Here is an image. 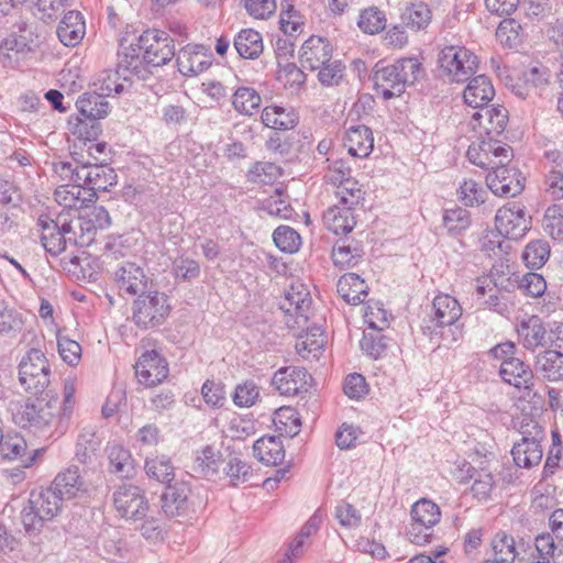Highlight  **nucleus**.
Wrapping results in <instances>:
<instances>
[{"label": "nucleus", "mask_w": 563, "mask_h": 563, "mask_svg": "<svg viewBox=\"0 0 563 563\" xmlns=\"http://www.w3.org/2000/svg\"><path fill=\"white\" fill-rule=\"evenodd\" d=\"M492 549L494 552V559L492 561L498 563H514L518 555L515 539L505 532H498L494 537Z\"/></svg>", "instance_id": "50"}, {"label": "nucleus", "mask_w": 563, "mask_h": 563, "mask_svg": "<svg viewBox=\"0 0 563 563\" xmlns=\"http://www.w3.org/2000/svg\"><path fill=\"white\" fill-rule=\"evenodd\" d=\"M68 224L71 225V231L77 238V245H87L93 240L97 229L90 225L92 222L85 214L68 220Z\"/></svg>", "instance_id": "63"}, {"label": "nucleus", "mask_w": 563, "mask_h": 563, "mask_svg": "<svg viewBox=\"0 0 563 563\" xmlns=\"http://www.w3.org/2000/svg\"><path fill=\"white\" fill-rule=\"evenodd\" d=\"M533 431H522V438L511 450L517 466L531 468L540 464L543 451L540 444L543 438V429L537 423L532 424Z\"/></svg>", "instance_id": "12"}, {"label": "nucleus", "mask_w": 563, "mask_h": 563, "mask_svg": "<svg viewBox=\"0 0 563 563\" xmlns=\"http://www.w3.org/2000/svg\"><path fill=\"white\" fill-rule=\"evenodd\" d=\"M457 198L466 207L479 206L485 202L487 191L473 179H465L456 191Z\"/></svg>", "instance_id": "52"}, {"label": "nucleus", "mask_w": 563, "mask_h": 563, "mask_svg": "<svg viewBox=\"0 0 563 563\" xmlns=\"http://www.w3.org/2000/svg\"><path fill=\"white\" fill-rule=\"evenodd\" d=\"M473 472L470 477H474V483L472 485V493L477 499H486L494 487V478L493 475L484 470L476 471L471 465L467 467V472Z\"/></svg>", "instance_id": "61"}, {"label": "nucleus", "mask_w": 563, "mask_h": 563, "mask_svg": "<svg viewBox=\"0 0 563 563\" xmlns=\"http://www.w3.org/2000/svg\"><path fill=\"white\" fill-rule=\"evenodd\" d=\"M503 380L516 388H523L527 395L530 394L533 386V372L530 366L517 357H507L500 364L499 369Z\"/></svg>", "instance_id": "21"}, {"label": "nucleus", "mask_w": 563, "mask_h": 563, "mask_svg": "<svg viewBox=\"0 0 563 563\" xmlns=\"http://www.w3.org/2000/svg\"><path fill=\"white\" fill-rule=\"evenodd\" d=\"M477 126L485 133L487 137L500 135L508 122V111L504 107H485L475 112L472 117ZM476 129V124L473 125Z\"/></svg>", "instance_id": "22"}, {"label": "nucleus", "mask_w": 563, "mask_h": 563, "mask_svg": "<svg viewBox=\"0 0 563 563\" xmlns=\"http://www.w3.org/2000/svg\"><path fill=\"white\" fill-rule=\"evenodd\" d=\"M339 198V206H347L354 208L364 199V192L355 179L347 180L343 186H339L335 191Z\"/></svg>", "instance_id": "60"}, {"label": "nucleus", "mask_w": 563, "mask_h": 563, "mask_svg": "<svg viewBox=\"0 0 563 563\" xmlns=\"http://www.w3.org/2000/svg\"><path fill=\"white\" fill-rule=\"evenodd\" d=\"M85 22L79 11H68L57 27V36L65 46H76L85 35Z\"/></svg>", "instance_id": "27"}, {"label": "nucleus", "mask_w": 563, "mask_h": 563, "mask_svg": "<svg viewBox=\"0 0 563 563\" xmlns=\"http://www.w3.org/2000/svg\"><path fill=\"white\" fill-rule=\"evenodd\" d=\"M37 225L41 229L42 245L51 255H59L68 244L77 245V238L66 216L59 214L56 220H53L46 214H41Z\"/></svg>", "instance_id": "6"}, {"label": "nucleus", "mask_w": 563, "mask_h": 563, "mask_svg": "<svg viewBox=\"0 0 563 563\" xmlns=\"http://www.w3.org/2000/svg\"><path fill=\"white\" fill-rule=\"evenodd\" d=\"M232 104L233 108L246 115H252L254 111L258 110L262 103V98L258 92L250 87H240L233 93Z\"/></svg>", "instance_id": "48"}, {"label": "nucleus", "mask_w": 563, "mask_h": 563, "mask_svg": "<svg viewBox=\"0 0 563 563\" xmlns=\"http://www.w3.org/2000/svg\"><path fill=\"white\" fill-rule=\"evenodd\" d=\"M145 472L150 478L159 483L169 484L175 476V467L169 457L165 455L147 457L144 465Z\"/></svg>", "instance_id": "44"}, {"label": "nucleus", "mask_w": 563, "mask_h": 563, "mask_svg": "<svg viewBox=\"0 0 563 563\" xmlns=\"http://www.w3.org/2000/svg\"><path fill=\"white\" fill-rule=\"evenodd\" d=\"M224 474L230 478L233 486H238L249 481L251 476V466L238 456H230L223 467Z\"/></svg>", "instance_id": "59"}, {"label": "nucleus", "mask_w": 563, "mask_h": 563, "mask_svg": "<svg viewBox=\"0 0 563 563\" xmlns=\"http://www.w3.org/2000/svg\"><path fill=\"white\" fill-rule=\"evenodd\" d=\"M176 63L181 75L197 76L207 70L212 64V54L203 45H187L176 55Z\"/></svg>", "instance_id": "16"}, {"label": "nucleus", "mask_w": 563, "mask_h": 563, "mask_svg": "<svg viewBox=\"0 0 563 563\" xmlns=\"http://www.w3.org/2000/svg\"><path fill=\"white\" fill-rule=\"evenodd\" d=\"M516 286L531 297H540L547 289L544 278L538 273H527L521 277L514 275V287Z\"/></svg>", "instance_id": "55"}, {"label": "nucleus", "mask_w": 563, "mask_h": 563, "mask_svg": "<svg viewBox=\"0 0 563 563\" xmlns=\"http://www.w3.org/2000/svg\"><path fill=\"white\" fill-rule=\"evenodd\" d=\"M174 277L179 282H190L200 275V265L197 261L187 256H178L173 261Z\"/></svg>", "instance_id": "58"}, {"label": "nucleus", "mask_w": 563, "mask_h": 563, "mask_svg": "<svg viewBox=\"0 0 563 563\" xmlns=\"http://www.w3.org/2000/svg\"><path fill=\"white\" fill-rule=\"evenodd\" d=\"M190 487L185 482L168 484L161 495L162 511L169 518L185 516L189 510Z\"/></svg>", "instance_id": "19"}, {"label": "nucleus", "mask_w": 563, "mask_h": 563, "mask_svg": "<svg viewBox=\"0 0 563 563\" xmlns=\"http://www.w3.org/2000/svg\"><path fill=\"white\" fill-rule=\"evenodd\" d=\"M100 444L101 440L97 437L93 428H82L76 443V460L81 464L93 463L97 457V452L100 449Z\"/></svg>", "instance_id": "36"}, {"label": "nucleus", "mask_w": 563, "mask_h": 563, "mask_svg": "<svg viewBox=\"0 0 563 563\" xmlns=\"http://www.w3.org/2000/svg\"><path fill=\"white\" fill-rule=\"evenodd\" d=\"M323 331L320 327H308L306 334L296 342V351L302 358H318L324 346Z\"/></svg>", "instance_id": "39"}, {"label": "nucleus", "mask_w": 563, "mask_h": 563, "mask_svg": "<svg viewBox=\"0 0 563 563\" xmlns=\"http://www.w3.org/2000/svg\"><path fill=\"white\" fill-rule=\"evenodd\" d=\"M38 395L40 397L33 404L26 405L27 420L38 428L48 427L55 422L60 428L65 427L69 418L62 417L63 408L58 397L51 390Z\"/></svg>", "instance_id": "8"}, {"label": "nucleus", "mask_w": 563, "mask_h": 563, "mask_svg": "<svg viewBox=\"0 0 563 563\" xmlns=\"http://www.w3.org/2000/svg\"><path fill=\"white\" fill-rule=\"evenodd\" d=\"M494 96L495 89L490 79L485 75L472 78L463 92L465 103L479 109L485 108Z\"/></svg>", "instance_id": "25"}, {"label": "nucleus", "mask_w": 563, "mask_h": 563, "mask_svg": "<svg viewBox=\"0 0 563 563\" xmlns=\"http://www.w3.org/2000/svg\"><path fill=\"white\" fill-rule=\"evenodd\" d=\"M107 454L111 472L130 476L133 471V459L129 450L120 444H110L107 446Z\"/></svg>", "instance_id": "43"}, {"label": "nucleus", "mask_w": 563, "mask_h": 563, "mask_svg": "<svg viewBox=\"0 0 563 563\" xmlns=\"http://www.w3.org/2000/svg\"><path fill=\"white\" fill-rule=\"evenodd\" d=\"M461 316L462 307L455 298L446 294H441L433 299L430 321L437 327L443 328L452 325Z\"/></svg>", "instance_id": "23"}, {"label": "nucleus", "mask_w": 563, "mask_h": 563, "mask_svg": "<svg viewBox=\"0 0 563 563\" xmlns=\"http://www.w3.org/2000/svg\"><path fill=\"white\" fill-rule=\"evenodd\" d=\"M431 19L432 12L429 5L422 1L410 3L401 13L402 23L412 31L427 29Z\"/></svg>", "instance_id": "40"}, {"label": "nucleus", "mask_w": 563, "mask_h": 563, "mask_svg": "<svg viewBox=\"0 0 563 563\" xmlns=\"http://www.w3.org/2000/svg\"><path fill=\"white\" fill-rule=\"evenodd\" d=\"M0 452L7 460L22 459L26 453V442L20 435L7 437L1 442Z\"/></svg>", "instance_id": "64"}, {"label": "nucleus", "mask_w": 563, "mask_h": 563, "mask_svg": "<svg viewBox=\"0 0 563 563\" xmlns=\"http://www.w3.org/2000/svg\"><path fill=\"white\" fill-rule=\"evenodd\" d=\"M495 227L499 235L518 240L530 229V221L526 218L525 208L514 202L497 210Z\"/></svg>", "instance_id": "14"}, {"label": "nucleus", "mask_w": 563, "mask_h": 563, "mask_svg": "<svg viewBox=\"0 0 563 563\" xmlns=\"http://www.w3.org/2000/svg\"><path fill=\"white\" fill-rule=\"evenodd\" d=\"M131 320L140 330H150L162 325L168 318L172 306L166 294L161 291L142 292L132 302Z\"/></svg>", "instance_id": "3"}, {"label": "nucleus", "mask_w": 563, "mask_h": 563, "mask_svg": "<svg viewBox=\"0 0 563 563\" xmlns=\"http://www.w3.org/2000/svg\"><path fill=\"white\" fill-rule=\"evenodd\" d=\"M468 161L483 168L492 169L497 164H509L514 157L512 148L496 139H485L479 132L476 141H473L467 150Z\"/></svg>", "instance_id": "7"}, {"label": "nucleus", "mask_w": 563, "mask_h": 563, "mask_svg": "<svg viewBox=\"0 0 563 563\" xmlns=\"http://www.w3.org/2000/svg\"><path fill=\"white\" fill-rule=\"evenodd\" d=\"M363 251L357 245L352 246L345 240L338 241L332 251V260L340 268L354 266L362 257Z\"/></svg>", "instance_id": "51"}, {"label": "nucleus", "mask_w": 563, "mask_h": 563, "mask_svg": "<svg viewBox=\"0 0 563 563\" xmlns=\"http://www.w3.org/2000/svg\"><path fill=\"white\" fill-rule=\"evenodd\" d=\"M221 455L217 453L211 446H206L199 455H197L192 470L198 476L206 477L208 479L213 478L223 464Z\"/></svg>", "instance_id": "42"}, {"label": "nucleus", "mask_w": 563, "mask_h": 563, "mask_svg": "<svg viewBox=\"0 0 563 563\" xmlns=\"http://www.w3.org/2000/svg\"><path fill=\"white\" fill-rule=\"evenodd\" d=\"M139 43L147 65L163 66L175 56L174 40L165 31L146 30L139 37Z\"/></svg>", "instance_id": "9"}, {"label": "nucleus", "mask_w": 563, "mask_h": 563, "mask_svg": "<svg viewBox=\"0 0 563 563\" xmlns=\"http://www.w3.org/2000/svg\"><path fill=\"white\" fill-rule=\"evenodd\" d=\"M312 380L311 375L303 367L287 366L278 369L272 385L284 396H295L307 391Z\"/></svg>", "instance_id": "15"}, {"label": "nucleus", "mask_w": 563, "mask_h": 563, "mask_svg": "<svg viewBox=\"0 0 563 563\" xmlns=\"http://www.w3.org/2000/svg\"><path fill=\"white\" fill-rule=\"evenodd\" d=\"M318 70V80L325 87L339 86L345 76V65L341 60H332V58Z\"/></svg>", "instance_id": "57"}, {"label": "nucleus", "mask_w": 563, "mask_h": 563, "mask_svg": "<svg viewBox=\"0 0 563 563\" xmlns=\"http://www.w3.org/2000/svg\"><path fill=\"white\" fill-rule=\"evenodd\" d=\"M486 184L496 196L516 197L525 188V177L516 167L497 164L486 176Z\"/></svg>", "instance_id": "11"}, {"label": "nucleus", "mask_w": 563, "mask_h": 563, "mask_svg": "<svg viewBox=\"0 0 563 563\" xmlns=\"http://www.w3.org/2000/svg\"><path fill=\"white\" fill-rule=\"evenodd\" d=\"M141 45L124 47L122 52L118 54V70L122 74L124 80L129 79L130 75H134L137 78H144L147 63L145 62L144 55L141 56Z\"/></svg>", "instance_id": "31"}, {"label": "nucleus", "mask_w": 563, "mask_h": 563, "mask_svg": "<svg viewBox=\"0 0 563 563\" xmlns=\"http://www.w3.org/2000/svg\"><path fill=\"white\" fill-rule=\"evenodd\" d=\"M233 47L240 57L256 59L264 51L262 34L253 29H243L234 36Z\"/></svg>", "instance_id": "33"}, {"label": "nucleus", "mask_w": 563, "mask_h": 563, "mask_svg": "<svg viewBox=\"0 0 563 563\" xmlns=\"http://www.w3.org/2000/svg\"><path fill=\"white\" fill-rule=\"evenodd\" d=\"M120 77L122 74L118 69L102 70L92 82L93 89L104 97L111 96L112 92L120 95L124 90L123 84L119 82Z\"/></svg>", "instance_id": "53"}, {"label": "nucleus", "mask_w": 563, "mask_h": 563, "mask_svg": "<svg viewBox=\"0 0 563 563\" xmlns=\"http://www.w3.org/2000/svg\"><path fill=\"white\" fill-rule=\"evenodd\" d=\"M113 505L119 515L126 520H142L148 511L144 492L132 484H123L114 490Z\"/></svg>", "instance_id": "10"}, {"label": "nucleus", "mask_w": 563, "mask_h": 563, "mask_svg": "<svg viewBox=\"0 0 563 563\" xmlns=\"http://www.w3.org/2000/svg\"><path fill=\"white\" fill-rule=\"evenodd\" d=\"M366 322L373 331L364 332L360 342L361 349L371 357L379 358L386 353L388 339L380 333L383 328L375 323L371 318L367 317Z\"/></svg>", "instance_id": "38"}, {"label": "nucleus", "mask_w": 563, "mask_h": 563, "mask_svg": "<svg viewBox=\"0 0 563 563\" xmlns=\"http://www.w3.org/2000/svg\"><path fill=\"white\" fill-rule=\"evenodd\" d=\"M534 371L549 382L563 379V353L545 350L536 356Z\"/></svg>", "instance_id": "28"}, {"label": "nucleus", "mask_w": 563, "mask_h": 563, "mask_svg": "<svg viewBox=\"0 0 563 563\" xmlns=\"http://www.w3.org/2000/svg\"><path fill=\"white\" fill-rule=\"evenodd\" d=\"M51 366L41 350L32 349L19 365V380L25 391L43 394L49 385Z\"/></svg>", "instance_id": "5"}, {"label": "nucleus", "mask_w": 563, "mask_h": 563, "mask_svg": "<svg viewBox=\"0 0 563 563\" xmlns=\"http://www.w3.org/2000/svg\"><path fill=\"white\" fill-rule=\"evenodd\" d=\"M336 288L343 300L353 306L362 303L368 295L365 280L354 273L344 274L339 279Z\"/></svg>", "instance_id": "32"}, {"label": "nucleus", "mask_w": 563, "mask_h": 563, "mask_svg": "<svg viewBox=\"0 0 563 563\" xmlns=\"http://www.w3.org/2000/svg\"><path fill=\"white\" fill-rule=\"evenodd\" d=\"M64 500L75 498L79 492H85V482L77 466H69L59 472L49 485Z\"/></svg>", "instance_id": "26"}, {"label": "nucleus", "mask_w": 563, "mask_h": 563, "mask_svg": "<svg viewBox=\"0 0 563 563\" xmlns=\"http://www.w3.org/2000/svg\"><path fill=\"white\" fill-rule=\"evenodd\" d=\"M113 280L120 292L141 295L147 287L144 269L132 262L121 264L113 273Z\"/></svg>", "instance_id": "18"}, {"label": "nucleus", "mask_w": 563, "mask_h": 563, "mask_svg": "<svg viewBox=\"0 0 563 563\" xmlns=\"http://www.w3.org/2000/svg\"><path fill=\"white\" fill-rule=\"evenodd\" d=\"M343 142L349 154L354 157H367L374 148L373 132L366 125H352L347 128Z\"/></svg>", "instance_id": "24"}, {"label": "nucleus", "mask_w": 563, "mask_h": 563, "mask_svg": "<svg viewBox=\"0 0 563 563\" xmlns=\"http://www.w3.org/2000/svg\"><path fill=\"white\" fill-rule=\"evenodd\" d=\"M550 256V245L544 240H534L527 244L522 252V261L527 267L541 268Z\"/></svg>", "instance_id": "49"}, {"label": "nucleus", "mask_w": 563, "mask_h": 563, "mask_svg": "<svg viewBox=\"0 0 563 563\" xmlns=\"http://www.w3.org/2000/svg\"><path fill=\"white\" fill-rule=\"evenodd\" d=\"M104 98L93 89V92L80 96L76 107L82 118L96 121L109 113V102Z\"/></svg>", "instance_id": "35"}, {"label": "nucleus", "mask_w": 563, "mask_h": 563, "mask_svg": "<svg viewBox=\"0 0 563 563\" xmlns=\"http://www.w3.org/2000/svg\"><path fill=\"white\" fill-rule=\"evenodd\" d=\"M106 162L107 159H100V164L91 163L90 165L88 180V190L92 191V194H89L90 197H93L96 191H107L117 184V174Z\"/></svg>", "instance_id": "37"}, {"label": "nucleus", "mask_w": 563, "mask_h": 563, "mask_svg": "<svg viewBox=\"0 0 563 563\" xmlns=\"http://www.w3.org/2000/svg\"><path fill=\"white\" fill-rule=\"evenodd\" d=\"M438 67L441 77L452 82H464L477 71L478 58L464 46L449 45L440 51Z\"/></svg>", "instance_id": "4"}, {"label": "nucleus", "mask_w": 563, "mask_h": 563, "mask_svg": "<svg viewBox=\"0 0 563 563\" xmlns=\"http://www.w3.org/2000/svg\"><path fill=\"white\" fill-rule=\"evenodd\" d=\"M325 228L334 234L350 233L355 224L353 208L347 206H332L323 214Z\"/></svg>", "instance_id": "29"}, {"label": "nucleus", "mask_w": 563, "mask_h": 563, "mask_svg": "<svg viewBox=\"0 0 563 563\" xmlns=\"http://www.w3.org/2000/svg\"><path fill=\"white\" fill-rule=\"evenodd\" d=\"M253 452L254 456L265 465H278L285 459L283 441L275 435L262 437L256 440Z\"/></svg>", "instance_id": "30"}, {"label": "nucleus", "mask_w": 563, "mask_h": 563, "mask_svg": "<svg viewBox=\"0 0 563 563\" xmlns=\"http://www.w3.org/2000/svg\"><path fill=\"white\" fill-rule=\"evenodd\" d=\"M261 118L264 125L274 130H289L297 124L296 115L278 106L264 108Z\"/></svg>", "instance_id": "41"}, {"label": "nucleus", "mask_w": 563, "mask_h": 563, "mask_svg": "<svg viewBox=\"0 0 563 563\" xmlns=\"http://www.w3.org/2000/svg\"><path fill=\"white\" fill-rule=\"evenodd\" d=\"M22 325L19 312L7 307L0 308V334L15 336L22 330Z\"/></svg>", "instance_id": "62"}, {"label": "nucleus", "mask_w": 563, "mask_h": 563, "mask_svg": "<svg viewBox=\"0 0 563 563\" xmlns=\"http://www.w3.org/2000/svg\"><path fill=\"white\" fill-rule=\"evenodd\" d=\"M64 499L51 486L32 490L29 505L21 512L22 523L27 533H38L45 521L52 520L63 509Z\"/></svg>", "instance_id": "2"}, {"label": "nucleus", "mask_w": 563, "mask_h": 563, "mask_svg": "<svg viewBox=\"0 0 563 563\" xmlns=\"http://www.w3.org/2000/svg\"><path fill=\"white\" fill-rule=\"evenodd\" d=\"M517 333L522 345L528 350H534L545 342L547 330L538 316L521 320L517 327Z\"/></svg>", "instance_id": "34"}, {"label": "nucleus", "mask_w": 563, "mask_h": 563, "mask_svg": "<svg viewBox=\"0 0 563 563\" xmlns=\"http://www.w3.org/2000/svg\"><path fill=\"white\" fill-rule=\"evenodd\" d=\"M421 63L413 57L400 58L387 66H375L372 75L374 89L384 100L401 96L407 86L413 85L423 76Z\"/></svg>", "instance_id": "1"}, {"label": "nucleus", "mask_w": 563, "mask_h": 563, "mask_svg": "<svg viewBox=\"0 0 563 563\" xmlns=\"http://www.w3.org/2000/svg\"><path fill=\"white\" fill-rule=\"evenodd\" d=\"M330 42L320 36H310L301 46L300 63L302 67L317 70L332 58Z\"/></svg>", "instance_id": "20"}, {"label": "nucleus", "mask_w": 563, "mask_h": 563, "mask_svg": "<svg viewBox=\"0 0 563 563\" xmlns=\"http://www.w3.org/2000/svg\"><path fill=\"white\" fill-rule=\"evenodd\" d=\"M357 25L363 32L375 34L385 29L386 18L383 11L371 7L361 12Z\"/></svg>", "instance_id": "56"}, {"label": "nucleus", "mask_w": 563, "mask_h": 563, "mask_svg": "<svg viewBox=\"0 0 563 563\" xmlns=\"http://www.w3.org/2000/svg\"><path fill=\"white\" fill-rule=\"evenodd\" d=\"M137 380L145 386H155L168 375V364L155 350L143 353L135 364Z\"/></svg>", "instance_id": "17"}, {"label": "nucleus", "mask_w": 563, "mask_h": 563, "mask_svg": "<svg viewBox=\"0 0 563 563\" xmlns=\"http://www.w3.org/2000/svg\"><path fill=\"white\" fill-rule=\"evenodd\" d=\"M411 520L433 528L441 519L439 506L428 499H420L411 507Z\"/></svg>", "instance_id": "46"}, {"label": "nucleus", "mask_w": 563, "mask_h": 563, "mask_svg": "<svg viewBox=\"0 0 563 563\" xmlns=\"http://www.w3.org/2000/svg\"><path fill=\"white\" fill-rule=\"evenodd\" d=\"M442 219L448 233L454 236L466 231L472 223L470 211L462 207L445 209Z\"/></svg>", "instance_id": "45"}, {"label": "nucleus", "mask_w": 563, "mask_h": 563, "mask_svg": "<svg viewBox=\"0 0 563 563\" xmlns=\"http://www.w3.org/2000/svg\"><path fill=\"white\" fill-rule=\"evenodd\" d=\"M311 297L302 284L291 285L285 292V299L280 303V309L290 317L286 321L289 328H301L308 322V313L311 306Z\"/></svg>", "instance_id": "13"}, {"label": "nucleus", "mask_w": 563, "mask_h": 563, "mask_svg": "<svg viewBox=\"0 0 563 563\" xmlns=\"http://www.w3.org/2000/svg\"><path fill=\"white\" fill-rule=\"evenodd\" d=\"M275 245L285 253H295L299 250L301 238L299 233L286 225L278 227L273 233Z\"/></svg>", "instance_id": "54"}, {"label": "nucleus", "mask_w": 563, "mask_h": 563, "mask_svg": "<svg viewBox=\"0 0 563 563\" xmlns=\"http://www.w3.org/2000/svg\"><path fill=\"white\" fill-rule=\"evenodd\" d=\"M496 37L503 46L517 48L523 40L522 26L515 19H505L496 30Z\"/></svg>", "instance_id": "47"}]
</instances>
